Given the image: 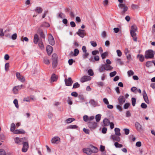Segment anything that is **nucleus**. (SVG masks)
<instances>
[{
  "label": "nucleus",
  "mask_w": 155,
  "mask_h": 155,
  "mask_svg": "<svg viewBox=\"0 0 155 155\" xmlns=\"http://www.w3.org/2000/svg\"><path fill=\"white\" fill-rule=\"evenodd\" d=\"M154 56V54L153 50H148L146 51L145 57L146 59L153 58Z\"/></svg>",
  "instance_id": "obj_1"
},
{
  "label": "nucleus",
  "mask_w": 155,
  "mask_h": 155,
  "mask_svg": "<svg viewBox=\"0 0 155 155\" xmlns=\"http://www.w3.org/2000/svg\"><path fill=\"white\" fill-rule=\"evenodd\" d=\"M87 125L91 130L95 129L97 127V124L95 122L90 121L87 124Z\"/></svg>",
  "instance_id": "obj_2"
},
{
  "label": "nucleus",
  "mask_w": 155,
  "mask_h": 155,
  "mask_svg": "<svg viewBox=\"0 0 155 155\" xmlns=\"http://www.w3.org/2000/svg\"><path fill=\"white\" fill-rule=\"evenodd\" d=\"M22 144H23V146L22 149V151L23 152H25L27 151L29 147L27 139L26 140H25L23 142Z\"/></svg>",
  "instance_id": "obj_3"
},
{
  "label": "nucleus",
  "mask_w": 155,
  "mask_h": 155,
  "mask_svg": "<svg viewBox=\"0 0 155 155\" xmlns=\"http://www.w3.org/2000/svg\"><path fill=\"white\" fill-rule=\"evenodd\" d=\"M25 140H27V138L25 137L20 138L17 137L15 138L14 139L15 143L18 144H22L23 142Z\"/></svg>",
  "instance_id": "obj_4"
},
{
  "label": "nucleus",
  "mask_w": 155,
  "mask_h": 155,
  "mask_svg": "<svg viewBox=\"0 0 155 155\" xmlns=\"http://www.w3.org/2000/svg\"><path fill=\"white\" fill-rule=\"evenodd\" d=\"M119 6L121 8H124L123 11L121 13L122 15H124L125 12L127 11L128 9V7L127 6H125L124 4L122 3L119 4Z\"/></svg>",
  "instance_id": "obj_5"
},
{
  "label": "nucleus",
  "mask_w": 155,
  "mask_h": 155,
  "mask_svg": "<svg viewBox=\"0 0 155 155\" xmlns=\"http://www.w3.org/2000/svg\"><path fill=\"white\" fill-rule=\"evenodd\" d=\"M48 40L50 44L52 45H54V38L51 34H49L48 37Z\"/></svg>",
  "instance_id": "obj_6"
},
{
  "label": "nucleus",
  "mask_w": 155,
  "mask_h": 155,
  "mask_svg": "<svg viewBox=\"0 0 155 155\" xmlns=\"http://www.w3.org/2000/svg\"><path fill=\"white\" fill-rule=\"evenodd\" d=\"M64 81L65 83V84L67 86H71L73 83V81L72 80L71 78H68V79L66 78L65 79Z\"/></svg>",
  "instance_id": "obj_7"
},
{
  "label": "nucleus",
  "mask_w": 155,
  "mask_h": 155,
  "mask_svg": "<svg viewBox=\"0 0 155 155\" xmlns=\"http://www.w3.org/2000/svg\"><path fill=\"white\" fill-rule=\"evenodd\" d=\"M16 76L17 78L21 82H24L25 81V79L24 77L21 75L19 73L17 72L16 73Z\"/></svg>",
  "instance_id": "obj_8"
},
{
  "label": "nucleus",
  "mask_w": 155,
  "mask_h": 155,
  "mask_svg": "<svg viewBox=\"0 0 155 155\" xmlns=\"http://www.w3.org/2000/svg\"><path fill=\"white\" fill-rule=\"evenodd\" d=\"M125 99L123 96H120L118 98V102L120 105H122L125 102Z\"/></svg>",
  "instance_id": "obj_9"
},
{
  "label": "nucleus",
  "mask_w": 155,
  "mask_h": 155,
  "mask_svg": "<svg viewBox=\"0 0 155 155\" xmlns=\"http://www.w3.org/2000/svg\"><path fill=\"white\" fill-rule=\"evenodd\" d=\"M143 96L144 100L145 102L147 104L150 103L148 99L147 94L145 90L143 91Z\"/></svg>",
  "instance_id": "obj_10"
},
{
  "label": "nucleus",
  "mask_w": 155,
  "mask_h": 155,
  "mask_svg": "<svg viewBox=\"0 0 155 155\" xmlns=\"http://www.w3.org/2000/svg\"><path fill=\"white\" fill-rule=\"evenodd\" d=\"M91 79V77L88 76H84L82 77L81 79V82L83 83L85 81H89Z\"/></svg>",
  "instance_id": "obj_11"
},
{
  "label": "nucleus",
  "mask_w": 155,
  "mask_h": 155,
  "mask_svg": "<svg viewBox=\"0 0 155 155\" xmlns=\"http://www.w3.org/2000/svg\"><path fill=\"white\" fill-rule=\"evenodd\" d=\"M85 30L79 29L78 31L77 32L76 34L80 37L83 38L85 36Z\"/></svg>",
  "instance_id": "obj_12"
},
{
  "label": "nucleus",
  "mask_w": 155,
  "mask_h": 155,
  "mask_svg": "<svg viewBox=\"0 0 155 155\" xmlns=\"http://www.w3.org/2000/svg\"><path fill=\"white\" fill-rule=\"evenodd\" d=\"M60 139L58 137H53L52 140L51 142L53 143L58 144L60 142Z\"/></svg>",
  "instance_id": "obj_13"
},
{
  "label": "nucleus",
  "mask_w": 155,
  "mask_h": 155,
  "mask_svg": "<svg viewBox=\"0 0 155 155\" xmlns=\"http://www.w3.org/2000/svg\"><path fill=\"white\" fill-rule=\"evenodd\" d=\"M46 51L48 54L50 55L52 52L53 48L52 46L50 45H48L46 47Z\"/></svg>",
  "instance_id": "obj_14"
},
{
  "label": "nucleus",
  "mask_w": 155,
  "mask_h": 155,
  "mask_svg": "<svg viewBox=\"0 0 155 155\" xmlns=\"http://www.w3.org/2000/svg\"><path fill=\"white\" fill-rule=\"evenodd\" d=\"M83 152L87 155H91L92 153L91 149L90 148H84L83 149Z\"/></svg>",
  "instance_id": "obj_15"
},
{
  "label": "nucleus",
  "mask_w": 155,
  "mask_h": 155,
  "mask_svg": "<svg viewBox=\"0 0 155 155\" xmlns=\"http://www.w3.org/2000/svg\"><path fill=\"white\" fill-rule=\"evenodd\" d=\"M14 133L15 134H23L25 133V132L23 129L16 130L14 131Z\"/></svg>",
  "instance_id": "obj_16"
},
{
  "label": "nucleus",
  "mask_w": 155,
  "mask_h": 155,
  "mask_svg": "<svg viewBox=\"0 0 155 155\" xmlns=\"http://www.w3.org/2000/svg\"><path fill=\"white\" fill-rule=\"evenodd\" d=\"M135 32V31H130L131 35L133 38L134 40L135 41H136L137 40V38L136 36V34Z\"/></svg>",
  "instance_id": "obj_17"
},
{
  "label": "nucleus",
  "mask_w": 155,
  "mask_h": 155,
  "mask_svg": "<svg viewBox=\"0 0 155 155\" xmlns=\"http://www.w3.org/2000/svg\"><path fill=\"white\" fill-rule=\"evenodd\" d=\"M41 40L39 38L37 34H35L34 36V43L35 44H37L38 41H40Z\"/></svg>",
  "instance_id": "obj_18"
},
{
  "label": "nucleus",
  "mask_w": 155,
  "mask_h": 155,
  "mask_svg": "<svg viewBox=\"0 0 155 155\" xmlns=\"http://www.w3.org/2000/svg\"><path fill=\"white\" fill-rule=\"evenodd\" d=\"M112 139L114 140L117 142H120V137L114 135L111 136Z\"/></svg>",
  "instance_id": "obj_19"
},
{
  "label": "nucleus",
  "mask_w": 155,
  "mask_h": 155,
  "mask_svg": "<svg viewBox=\"0 0 155 155\" xmlns=\"http://www.w3.org/2000/svg\"><path fill=\"white\" fill-rule=\"evenodd\" d=\"M89 103L92 106L95 107L97 106L98 104L97 102L95 101L94 100L91 99L89 101Z\"/></svg>",
  "instance_id": "obj_20"
},
{
  "label": "nucleus",
  "mask_w": 155,
  "mask_h": 155,
  "mask_svg": "<svg viewBox=\"0 0 155 155\" xmlns=\"http://www.w3.org/2000/svg\"><path fill=\"white\" fill-rule=\"evenodd\" d=\"M58 78V77L54 74H53L51 78V82H53L56 81Z\"/></svg>",
  "instance_id": "obj_21"
},
{
  "label": "nucleus",
  "mask_w": 155,
  "mask_h": 155,
  "mask_svg": "<svg viewBox=\"0 0 155 155\" xmlns=\"http://www.w3.org/2000/svg\"><path fill=\"white\" fill-rule=\"evenodd\" d=\"M104 65L105 67V70L110 71L113 68V67L109 65L105 64Z\"/></svg>",
  "instance_id": "obj_22"
},
{
  "label": "nucleus",
  "mask_w": 155,
  "mask_h": 155,
  "mask_svg": "<svg viewBox=\"0 0 155 155\" xmlns=\"http://www.w3.org/2000/svg\"><path fill=\"white\" fill-rule=\"evenodd\" d=\"M103 121L104 125L105 126H108L110 123L109 120L106 118H104Z\"/></svg>",
  "instance_id": "obj_23"
},
{
  "label": "nucleus",
  "mask_w": 155,
  "mask_h": 155,
  "mask_svg": "<svg viewBox=\"0 0 155 155\" xmlns=\"http://www.w3.org/2000/svg\"><path fill=\"white\" fill-rule=\"evenodd\" d=\"M135 127L138 131H140L141 130V126L138 122H136L135 123Z\"/></svg>",
  "instance_id": "obj_24"
},
{
  "label": "nucleus",
  "mask_w": 155,
  "mask_h": 155,
  "mask_svg": "<svg viewBox=\"0 0 155 155\" xmlns=\"http://www.w3.org/2000/svg\"><path fill=\"white\" fill-rule=\"evenodd\" d=\"M91 149L92 153H96L98 151V149L97 148L93 146L92 145H91Z\"/></svg>",
  "instance_id": "obj_25"
},
{
  "label": "nucleus",
  "mask_w": 155,
  "mask_h": 155,
  "mask_svg": "<svg viewBox=\"0 0 155 155\" xmlns=\"http://www.w3.org/2000/svg\"><path fill=\"white\" fill-rule=\"evenodd\" d=\"M79 99L78 102H82L84 101L85 99L84 96L82 94L79 95L78 96Z\"/></svg>",
  "instance_id": "obj_26"
},
{
  "label": "nucleus",
  "mask_w": 155,
  "mask_h": 155,
  "mask_svg": "<svg viewBox=\"0 0 155 155\" xmlns=\"http://www.w3.org/2000/svg\"><path fill=\"white\" fill-rule=\"evenodd\" d=\"M43 9L39 7H37L35 9V11L39 14L41 13Z\"/></svg>",
  "instance_id": "obj_27"
},
{
  "label": "nucleus",
  "mask_w": 155,
  "mask_h": 155,
  "mask_svg": "<svg viewBox=\"0 0 155 155\" xmlns=\"http://www.w3.org/2000/svg\"><path fill=\"white\" fill-rule=\"evenodd\" d=\"M114 131L116 135L120 136L121 135V134L120 132V130L119 128H115L114 129Z\"/></svg>",
  "instance_id": "obj_28"
},
{
  "label": "nucleus",
  "mask_w": 155,
  "mask_h": 155,
  "mask_svg": "<svg viewBox=\"0 0 155 155\" xmlns=\"http://www.w3.org/2000/svg\"><path fill=\"white\" fill-rule=\"evenodd\" d=\"M12 91L14 94H16L18 93L19 90L16 86H14L13 88Z\"/></svg>",
  "instance_id": "obj_29"
},
{
  "label": "nucleus",
  "mask_w": 155,
  "mask_h": 155,
  "mask_svg": "<svg viewBox=\"0 0 155 155\" xmlns=\"http://www.w3.org/2000/svg\"><path fill=\"white\" fill-rule=\"evenodd\" d=\"M137 57L139 58V61L141 62H143L144 60V58L142 54H138Z\"/></svg>",
  "instance_id": "obj_30"
},
{
  "label": "nucleus",
  "mask_w": 155,
  "mask_h": 155,
  "mask_svg": "<svg viewBox=\"0 0 155 155\" xmlns=\"http://www.w3.org/2000/svg\"><path fill=\"white\" fill-rule=\"evenodd\" d=\"M104 65V64H102L99 68L98 70L100 72H102L105 70V67Z\"/></svg>",
  "instance_id": "obj_31"
},
{
  "label": "nucleus",
  "mask_w": 155,
  "mask_h": 155,
  "mask_svg": "<svg viewBox=\"0 0 155 155\" xmlns=\"http://www.w3.org/2000/svg\"><path fill=\"white\" fill-rule=\"evenodd\" d=\"M74 53L73 54V52H71V54H73V56H76L78 55L79 53V51L78 49H75L74 51Z\"/></svg>",
  "instance_id": "obj_32"
},
{
  "label": "nucleus",
  "mask_w": 155,
  "mask_h": 155,
  "mask_svg": "<svg viewBox=\"0 0 155 155\" xmlns=\"http://www.w3.org/2000/svg\"><path fill=\"white\" fill-rule=\"evenodd\" d=\"M75 120V119L72 118H70L67 119L66 120V121L67 123H70L73 121Z\"/></svg>",
  "instance_id": "obj_33"
},
{
  "label": "nucleus",
  "mask_w": 155,
  "mask_h": 155,
  "mask_svg": "<svg viewBox=\"0 0 155 155\" xmlns=\"http://www.w3.org/2000/svg\"><path fill=\"white\" fill-rule=\"evenodd\" d=\"M101 115L100 114H98L96 115L95 116V119L96 121L97 122H98L100 121L101 118Z\"/></svg>",
  "instance_id": "obj_34"
},
{
  "label": "nucleus",
  "mask_w": 155,
  "mask_h": 155,
  "mask_svg": "<svg viewBox=\"0 0 155 155\" xmlns=\"http://www.w3.org/2000/svg\"><path fill=\"white\" fill-rule=\"evenodd\" d=\"M108 55V52L106 51L101 54V57L103 59H104L106 56H107Z\"/></svg>",
  "instance_id": "obj_35"
},
{
  "label": "nucleus",
  "mask_w": 155,
  "mask_h": 155,
  "mask_svg": "<svg viewBox=\"0 0 155 155\" xmlns=\"http://www.w3.org/2000/svg\"><path fill=\"white\" fill-rule=\"evenodd\" d=\"M15 129V124L13 123H12L11 124L10 130L11 131L14 132Z\"/></svg>",
  "instance_id": "obj_36"
},
{
  "label": "nucleus",
  "mask_w": 155,
  "mask_h": 155,
  "mask_svg": "<svg viewBox=\"0 0 155 155\" xmlns=\"http://www.w3.org/2000/svg\"><path fill=\"white\" fill-rule=\"evenodd\" d=\"M52 61L58 60V57L57 55L55 54H54L52 56Z\"/></svg>",
  "instance_id": "obj_37"
},
{
  "label": "nucleus",
  "mask_w": 155,
  "mask_h": 155,
  "mask_svg": "<svg viewBox=\"0 0 155 155\" xmlns=\"http://www.w3.org/2000/svg\"><path fill=\"white\" fill-rule=\"evenodd\" d=\"M152 61H148L146 64V66L147 67H149L152 65Z\"/></svg>",
  "instance_id": "obj_38"
},
{
  "label": "nucleus",
  "mask_w": 155,
  "mask_h": 155,
  "mask_svg": "<svg viewBox=\"0 0 155 155\" xmlns=\"http://www.w3.org/2000/svg\"><path fill=\"white\" fill-rule=\"evenodd\" d=\"M38 46L41 49H43L44 48V45L41 39L38 43Z\"/></svg>",
  "instance_id": "obj_39"
},
{
  "label": "nucleus",
  "mask_w": 155,
  "mask_h": 155,
  "mask_svg": "<svg viewBox=\"0 0 155 155\" xmlns=\"http://www.w3.org/2000/svg\"><path fill=\"white\" fill-rule=\"evenodd\" d=\"M114 145L117 148H121L123 147L122 144L119 143L117 142H115Z\"/></svg>",
  "instance_id": "obj_40"
},
{
  "label": "nucleus",
  "mask_w": 155,
  "mask_h": 155,
  "mask_svg": "<svg viewBox=\"0 0 155 155\" xmlns=\"http://www.w3.org/2000/svg\"><path fill=\"white\" fill-rule=\"evenodd\" d=\"M131 29L130 31H136L137 30V27L135 25H132L131 26Z\"/></svg>",
  "instance_id": "obj_41"
},
{
  "label": "nucleus",
  "mask_w": 155,
  "mask_h": 155,
  "mask_svg": "<svg viewBox=\"0 0 155 155\" xmlns=\"http://www.w3.org/2000/svg\"><path fill=\"white\" fill-rule=\"evenodd\" d=\"M78 126L76 125H71L68 127L67 128L68 129H77Z\"/></svg>",
  "instance_id": "obj_42"
},
{
  "label": "nucleus",
  "mask_w": 155,
  "mask_h": 155,
  "mask_svg": "<svg viewBox=\"0 0 155 155\" xmlns=\"http://www.w3.org/2000/svg\"><path fill=\"white\" fill-rule=\"evenodd\" d=\"M80 87V84L78 82H76L73 84V88H76Z\"/></svg>",
  "instance_id": "obj_43"
},
{
  "label": "nucleus",
  "mask_w": 155,
  "mask_h": 155,
  "mask_svg": "<svg viewBox=\"0 0 155 155\" xmlns=\"http://www.w3.org/2000/svg\"><path fill=\"white\" fill-rule=\"evenodd\" d=\"M43 61L44 63L47 64H48L50 63L49 60L47 58H44Z\"/></svg>",
  "instance_id": "obj_44"
},
{
  "label": "nucleus",
  "mask_w": 155,
  "mask_h": 155,
  "mask_svg": "<svg viewBox=\"0 0 155 155\" xmlns=\"http://www.w3.org/2000/svg\"><path fill=\"white\" fill-rule=\"evenodd\" d=\"M13 103L15 104V107L18 108L19 107V106L18 100L17 99H15L13 101Z\"/></svg>",
  "instance_id": "obj_45"
},
{
  "label": "nucleus",
  "mask_w": 155,
  "mask_h": 155,
  "mask_svg": "<svg viewBox=\"0 0 155 155\" xmlns=\"http://www.w3.org/2000/svg\"><path fill=\"white\" fill-rule=\"evenodd\" d=\"M131 7L133 9H138L139 8V6L138 5L134 4H132Z\"/></svg>",
  "instance_id": "obj_46"
},
{
  "label": "nucleus",
  "mask_w": 155,
  "mask_h": 155,
  "mask_svg": "<svg viewBox=\"0 0 155 155\" xmlns=\"http://www.w3.org/2000/svg\"><path fill=\"white\" fill-rule=\"evenodd\" d=\"M132 104L133 106H135L136 102V99L134 97H132L131 98Z\"/></svg>",
  "instance_id": "obj_47"
},
{
  "label": "nucleus",
  "mask_w": 155,
  "mask_h": 155,
  "mask_svg": "<svg viewBox=\"0 0 155 155\" xmlns=\"http://www.w3.org/2000/svg\"><path fill=\"white\" fill-rule=\"evenodd\" d=\"M58 60L52 61V66L54 68L56 67L57 65Z\"/></svg>",
  "instance_id": "obj_48"
},
{
  "label": "nucleus",
  "mask_w": 155,
  "mask_h": 155,
  "mask_svg": "<svg viewBox=\"0 0 155 155\" xmlns=\"http://www.w3.org/2000/svg\"><path fill=\"white\" fill-rule=\"evenodd\" d=\"M67 102L70 105H72L73 104V103L71 100V98H70L69 97H68Z\"/></svg>",
  "instance_id": "obj_49"
},
{
  "label": "nucleus",
  "mask_w": 155,
  "mask_h": 155,
  "mask_svg": "<svg viewBox=\"0 0 155 155\" xmlns=\"http://www.w3.org/2000/svg\"><path fill=\"white\" fill-rule=\"evenodd\" d=\"M0 155H6V152L3 149H0Z\"/></svg>",
  "instance_id": "obj_50"
},
{
  "label": "nucleus",
  "mask_w": 155,
  "mask_h": 155,
  "mask_svg": "<svg viewBox=\"0 0 155 155\" xmlns=\"http://www.w3.org/2000/svg\"><path fill=\"white\" fill-rule=\"evenodd\" d=\"M84 120L85 122H87L89 121V117L87 115H84L83 117Z\"/></svg>",
  "instance_id": "obj_51"
},
{
  "label": "nucleus",
  "mask_w": 155,
  "mask_h": 155,
  "mask_svg": "<svg viewBox=\"0 0 155 155\" xmlns=\"http://www.w3.org/2000/svg\"><path fill=\"white\" fill-rule=\"evenodd\" d=\"M88 73L89 75L91 76H92L94 75V72L91 69H89L88 71Z\"/></svg>",
  "instance_id": "obj_52"
},
{
  "label": "nucleus",
  "mask_w": 155,
  "mask_h": 155,
  "mask_svg": "<svg viewBox=\"0 0 155 155\" xmlns=\"http://www.w3.org/2000/svg\"><path fill=\"white\" fill-rule=\"evenodd\" d=\"M40 36V37L43 38V39H45V35L44 33L43 32V31H41L39 34Z\"/></svg>",
  "instance_id": "obj_53"
},
{
  "label": "nucleus",
  "mask_w": 155,
  "mask_h": 155,
  "mask_svg": "<svg viewBox=\"0 0 155 155\" xmlns=\"http://www.w3.org/2000/svg\"><path fill=\"white\" fill-rule=\"evenodd\" d=\"M127 74L129 76H130L134 74V72L132 70H130L128 71Z\"/></svg>",
  "instance_id": "obj_54"
},
{
  "label": "nucleus",
  "mask_w": 155,
  "mask_h": 155,
  "mask_svg": "<svg viewBox=\"0 0 155 155\" xmlns=\"http://www.w3.org/2000/svg\"><path fill=\"white\" fill-rule=\"evenodd\" d=\"M117 74V72L116 71H114L113 72H110V76L111 77H112L115 76Z\"/></svg>",
  "instance_id": "obj_55"
},
{
  "label": "nucleus",
  "mask_w": 155,
  "mask_h": 155,
  "mask_svg": "<svg viewBox=\"0 0 155 155\" xmlns=\"http://www.w3.org/2000/svg\"><path fill=\"white\" fill-rule=\"evenodd\" d=\"M90 43L91 45L94 47H95L97 46V43L95 41H91L90 42Z\"/></svg>",
  "instance_id": "obj_56"
},
{
  "label": "nucleus",
  "mask_w": 155,
  "mask_h": 155,
  "mask_svg": "<svg viewBox=\"0 0 155 155\" xmlns=\"http://www.w3.org/2000/svg\"><path fill=\"white\" fill-rule=\"evenodd\" d=\"M124 131L125 134L126 135H128L129 133V130L127 128H125L124 129Z\"/></svg>",
  "instance_id": "obj_57"
},
{
  "label": "nucleus",
  "mask_w": 155,
  "mask_h": 155,
  "mask_svg": "<svg viewBox=\"0 0 155 155\" xmlns=\"http://www.w3.org/2000/svg\"><path fill=\"white\" fill-rule=\"evenodd\" d=\"M71 94V96H74L75 97H77L78 96V94L76 92H72Z\"/></svg>",
  "instance_id": "obj_58"
},
{
  "label": "nucleus",
  "mask_w": 155,
  "mask_h": 155,
  "mask_svg": "<svg viewBox=\"0 0 155 155\" xmlns=\"http://www.w3.org/2000/svg\"><path fill=\"white\" fill-rule=\"evenodd\" d=\"M9 67V64L8 63L5 64V69L6 71L8 70Z\"/></svg>",
  "instance_id": "obj_59"
},
{
  "label": "nucleus",
  "mask_w": 155,
  "mask_h": 155,
  "mask_svg": "<svg viewBox=\"0 0 155 155\" xmlns=\"http://www.w3.org/2000/svg\"><path fill=\"white\" fill-rule=\"evenodd\" d=\"M31 100V98L28 97H26L24 98L23 99L24 101H26L27 102H29Z\"/></svg>",
  "instance_id": "obj_60"
},
{
  "label": "nucleus",
  "mask_w": 155,
  "mask_h": 155,
  "mask_svg": "<svg viewBox=\"0 0 155 155\" xmlns=\"http://www.w3.org/2000/svg\"><path fill=\"white\" fill-rule=\"evenodd\" d=\"M141 107L143 109H146L147 107V106L145 103H142L141 105Z\"/></svg>",
  "instance_id": "obj_61"
},
{
  "label": "nucleus",
  "mask_w": 155,
  "mask_h": 155,
  "mask_svg": "<svg viewBox=\"0 0 155 155\" xmlns=\"http://www.w3.org/2000/svg\"><path fill=\"white\" fill-rule=\"evenodd\" d=\"M130 104L128 103H125L124 105V108L125 109H127L129 106H130Z\"/></svg>",
  "instance_id": "obj_62"
},
{
  "label": "nucleus",
  "mask_w": 155,
  "mask_h": 155,
  "mask_svg": "<svg viewBox=\"0 0 155 155\" xmlns=\"http://www.w3.org/2000/svg\"><path fill=\"white\" fill-rule=\"evenodd\" d=\"M99 52L97 50H95L92 52V54L93 55H96L97 54H99Z\"/></svg>",
  "instance_id": "obj_63"
},
{
  "label": "nucleus",
  "mask_w": 155,
  "mask_h": 155,
  "mask_svg": "<svg viewBox=\"0 0 155 155\" xmlns=\"http://www.w3.org/2000/svg\"><path fill=\"white\" fill-rule=\"evenodd\" d=\"M84 132L86 134H89L90 133L89 130L88 129H86L85 128H84L83 129Z\"/></svg>",
  "instance_id": "obj_64"
}]
</instances>
